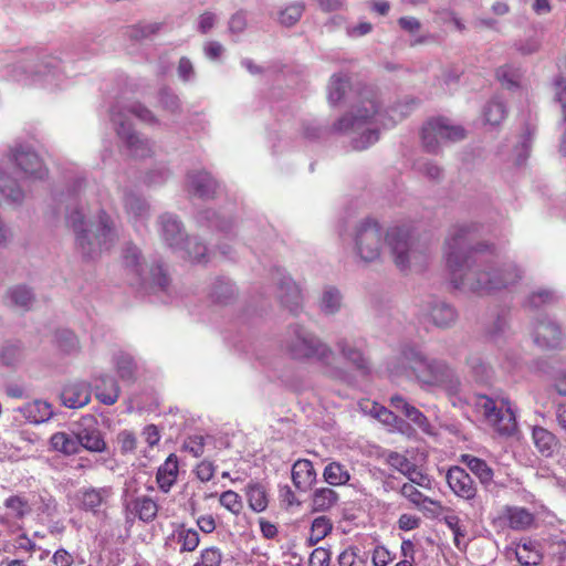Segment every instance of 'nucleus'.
<instances>
[{
	"mask_svg": "<svg viewBox=\"0 0 566 566\" xmlns=\"http://www.w3.org/2000/svg\"><path fill=\"white\" fill-rule=\"evenodd\" d=\"M473 226L452 228L444 243V259L455 289L490 294L505 289L521 277L513 263L497 265L481 255L482 245H472Z\"/></svg>",
	"mask_w": 566,
	"mask_h": 566,
	"instance_id": "f257e3e1",
	"label": "nucleus"
},
{
	"mask_svg": "<svg viewBox=\"0 0 566 566\" xmlns=\"http://www.w3.org/2000/svg\"><path fill=\"white\" fill-rule=\"evenodd\" d=\"M385 243L390 250L394 263L400 271H418L423 269L428 262V249L403 227H394L385 232L376 219L365 218L358 221L352 230L349 245L359 262L379 261Z\"/></svg>",
	"mask_w": 566,
	"mask_h": 566,
	"instance_id": "f03ea898",
	"label": "nucleus"
},
{
	"mask_svg": "<svg viewBox=\"0 0 566 566\" xmlns=\"http://www.w3.org/2000/svg\"><path fill=\"white\" fill-rule=\"evenodd\" d=\"M410 111L411 106L406 103L382 112L377 93L365 87L358 93L350 111L337 119L332 129L335 133L350 135L353 148L364 150L378 142L381 127L394 126L397 122L403 119Z\"/></svg>",
	"mask_w": 566,
	"mask_h": 566,
	"instance_id": "7ed1b4c3",
	"label": "nucleus"
},
{
	"mask_svg": "<svg viewBox=\"0 0 566 566\" xmlns=\"http://www.w3.org/2000/svg\"><path fill=\"white\" fill-rule=\"evenodd\" d=\"M83 208H72L66 214V223L73 229L76 248L83 258L95 259L115 242L117 234L109 216L99 211L96 223L87 224Z\"/></svg>",
	"mask_w": 566,
	"mask_h": 566,
	"instance_id": "20e7f679",
	"label": "nucleus"
},
{
	"mask_svg": "<svg viewBox=\"0 0 566 566\" xmlns=\"http://www.w3.org/2000/svg\"><path fill=\"white\" fill-rule=\"evenodd\" d=\"M400 358L422 387H438L449 395L460 392L461 381L454 370L443 360L426 357L415 347H405Z\"/></svg>",
	"mask_w": 566,
	"mask_h": 566,
	"instance_id": "39448f33",
	"label": "nucleus"
},
{
	"mask_svg": "<svg viewBox=\"0 0 566 566\" xmlns=\"http://www.w3.org/2000/svg\"><path fill=\"white\" fill-rule=\"evenodd\" d=\"M122 266L129 283L140 289L158 287L165 290L169 277L161 265L149 266L140 249L133 242L124 244L122 250Z\"/></svg>",
	"mask_w": 566,
	"mask_h": 566,
	"instance_id": "423d86ee",
	"label": "nucleus"
},
{
	"mask_svg": "<svg viewBox=\"0 0 566 566\" xmlns=\"http://www.w3.org/2000/svg\"><path fill=\"white\" fill-rule=\"evenodd\" d=\"M285 348L295 359H316L329 364L334 357V353L327 344L301 325L289 327Z\"/></svg>",
	"mask_w": 566,
	"mask_h": 566,
	"instance_id": "0eeeda50",
	"label": "nucleus"
},
{
	"mask_svg": "<svg viewBox=\"0 0 566 566\" xmlns=\"http://www.w3.org/2000/svg\"><path fill=\"white\" fill-rule=\"evenodd\" d=\"M473 403L475 409L500 434L511 436L515 432L516 418L507 399L503 398L495 401L485 395H476Z\"/></svg>",
	"mask_w": 566,
	"mask_h": 566,
	"instance_id": "6e6552de",
	"label": "nucleus"
},
{
	"mask_svg": "<svg viewBox=\"0 0 566 566\" xmlns=\"http://www.w3.org/2000/svg\"><path fill=\"white\" fill-rule=\"evenodd\" d=\"M467 137V130L453 124L451 119L438 117L430 119L422 128L421 139L428 153L437 154L442 146L449 143H457Z\"/></svg>",
	"mask_w": 566,
	"mask_h": 566,
	"instance_id": "1a4fd4ad",
	"label": "nucleus"
},
{
	"mask_svg": "<svg viewBox=\"0 0 566 566\" xmlns=\"http://www.w3.org/2000/svg\"><path fill=\"white\" fill-rule=\"evenodd\" d=\"M136 481L130 480L125 484L123 505L126 518H139L145 523L153 522L158 514L157 502L148 495H137Z\"/></svg>",
	"mask_w": 566,
	"mask_h": 566,
	"instance_id": "9d476101",
	"label": "nucleus"
},
{
	"mask_svg": "<svg viewBox=\"0 0 566 566\" xmlns=\"http://www.w3.org/2000/svg\"><path fill=\"white\" fill-rule=\"evenodd\" d=\"M111 118L116 126V132L119 138L126 144L132 156L145 158L153 154V146L148 139H143L132 128V125L126 120L125 114L117 106L112 108Z\"/></svg>",
	"mask_w": 566,
	"mask_h": 566,
	"instance_id": "9b49d317",
	"label": "nucleus"
},
{
	"mask_svg": "<svg viewBox=\"0 0 566 566\" xmlns=\"http://www.w3.org/2000/svg\"><path fill=\"white\" fill-rule=\"evenodd\" d=\"M273 281L277 286L276 296L281 304L295 313L302 304V293L293 279L282 270L273 273Z\"/></svg>",
	"mask_w": 566,
	"mask_h": 566,
	"instance_id": "f8f14e48",
	"label": "nucleus"
},
{
	"mask_svg": "<svg viewBox=\"0 0 566 566\" xmlns=\"http://www.w3.org/2000/svg\"><path fill=\"white\" fill-rule=\"evenodd\" d=\"M76 436L80 449L83 448L90 452H104L107 448L97 422L94 417L84 418L80 423Z\"/></svg>",
	"mask_w": 566,
	"mask_h": 566,
	"instance_id": "ddd939ff",
	"label": "nucleus"
},
{
	"mask_svg": "<svg viewBox=\"0 0 566 566\" xmlns=\"http://www.w3.org/2000/svg\"><path fill=\"white\" fill-rule=\"evenodd\" d=\"M13 159L27 177L43 179L48 174V170L43 166L40 157L29 147L20 146L15 148L13 151Z\"/></svg>",
	"mask_w": 566,
	"mask_h": 566,
	"instance_id": "4468645a",
	"label": "nucleus"
},
{
	"mask_svg": "<svg viewBox=\"0 0 566 566\" xmlns=\"http://www.w3.org/2000/svg\"><path fill=\"white\" fill-rule=\"evenodd\" d=\"M160 235L165 243L174 251L181 249L186 234L180 220L171 214L164 213L159 217Z\"/></svg>",
	"mask_w": 566,
	"mask_h": 566,
	"instance_id": "2eb2a0df",
	"label": "nucleus"
},
{
	"mask_svg": "<svg viewBox=\"0 0 566 566\" xmlns=\"http://www.w3.org/2000/svg\"><path fill=\"white\" fill-rule=\"evenodd\" d=\"M447 482L453 493L462 499L471 500L476 494V488L472 478L460 467L449 469Z\"/></svg>",
	"mask_w": 566,
	"mask_h": 566,
	"instance_id": "dca6fc26",
	"label": "nucleus"
},
{
	"mask_svg": "<svg viewBox=\"0 0 566 566\" xmlns=\"http://www.w3.org/2000/svg\"><path fill=\"white\" fill-rule=\"evenodd\" d=\"M113 489L111 486L102 488H82L77 491L76 496L80 501V507L84 511L93 513L98 512L99 507L112 496Z\"/></svg>",
	"mask_w": 566,
	"mask_h": 566,
	"instance_id": "f3484780",
	"label": "nucleus"
},
{
	"mask_svg": "<svg viewBox=\"0 0 566 566\" xmlns=\"http://www.w3.org/2000/svg\"><path fill=\"white\" fill-rule=\"evenodd\" d=\"M563 340L560 327L551 319H543L534 328V342L542 348H557Z\"/></svg>",
	"mask_w": 566,
	"mask_h": 566,
	"instance_id": "a211bd4d",
	"label": "nucleus"
},
{
	"mask_svg": "<svg viewBox=\"0 0 566 566\" xmlns=\"http://www.w3.org/2000/svg\"><path fill=\"white\" fill-rule=\"evenodd\" d=\"M63 405L67 408L77 409L91 401V387L87 382L76 381L69 384L62 391Z\"/></svg>",
	"mask_w": 566,
	"mask_h": 566,
	"instance_id": "6ab92c4d",
	"label": "nucleus"
},
{
	"mask_svg": "<svg viewBox=\"0 0 566 566\" xmlns=\"http://www.w3.org/2000/svg\"><path fill=\"white\" fill-rule=\"evenodd\" d=\"M532 439L536 450L545 458H552L560 449L556 436L544 427L535 426L532 430Z\"/></svg>",
	"mask_w": 566,
	"mask_h": 566,
	"instance_id": "aec40b11",
	"label": "nucleus"
},
{
	"mask_svg": "<svg viewBox=\"0 0 566 566\" xmlns=\"http://www.w3.org/2000/svg\"><path fill=\"white\" fill-rule=\"evenodd\" d=\"M292 481L294 486L302 491H308L316 481V471L307 459L297 460L292 467Z\"/></svg>",
	"mask_w": 566,
	"mask_h": 566,
	"instance_id": "412c9836",
	"label": "nucleus"
},
{
	"mask_svg": "<svg viewBox=\"0 0 566 566\" xmlns=\"http://www.w3.org/2000/svg\"><path fill=\"white\" fill-rule=\"evenodd\" d=\"M59 73L55 66L49 64L40 65L34 73L29 74L24 71H15L14 78L23 85L43 84L52 85L57 78Z\"/></svg>",
	"mask_w": 566,
	"mask_h": 566,
	"instance_id": "4be33fe9",
	"label": "nucleus"
},
{
	"mask_svg": "<svg viewBox=\"0 0 566 566\" xmlns=\"http://www.w3.org/2000/svg\"><path fill=\"white\" fill-rule=\"evenodd\" d=\"M94 391L98 401L106 406H112L117 401L120 389L113 377L102 375L95 379Z\"/></svg>",
	"mask_w": 566,
	"mask_h": 566,
	"instance_id": "5701e85b",
	"label": "nucleus"
},
{
	"mask_svg": "<svg viewBox=\"0 0 566 566\" xmlns=\"http://www.w3.org/2000/svg\"><path fill=\"white\" fill-rule=\"evenodd\" d=\"M189 189L200 198H211L217 189V181L207 171H197L188 175Z\"/></svg>",
	"mask_w": 566,
	"mask_h": 566,
	"instance_id": "b1692460",
	"label": "nucleus"
},
{
	"mask_svg": "<svg viewBox=\"0 0 566 566\" xmlns=\"http://www.w3.org/2000/svg\"><path fill=\"white\" fill-rule=\"evenodd\" d=\"M428 314L432 323L441 328L450 327L458 318L455 308L443 301L431 302Z\"/></svg>",
	"mask_w": 566,
	"mask_h": 566,
	"instance_id": "393cba45",
	"label": "nucleus"
},
{
	"mask_svg": "<svg viewBox=\"0 0 566 566\" xmlns=\"http://www.w3.org/2000/svg\"><path fill=\"white\" fill-rule=\"evenodd\" d=\"M178 476V458L171 453L168 455L164 464L158 468L156 480L159 489L167 493L176 483Z\"/></svg>",
	"mask_w": 566,
	"mask_h": 566,
	"instance_id": "a878e982",
	"label": "nucleus"
},
{
	"mask_svg": "<svg viewBox=\"0 0 566 566\" xmlns=\"http://www.w3.org/2000/svg\"><path fill=\"white\" fill-rule=\"evenodd\" d=\"M209 297L216 304L228 305L235 300L237 289L229 279L220 277L212 283Z\"/></svg>",
	"mask_w": 566,
	"mask_h": 566,
	"instance_id": "bb28decb",
	"label": "nucleus"
},
{
	"mask_svg": "<svg viewBox=\"0 0 566 566\" xmlns=\"http://www.w3.org/2000/svg\"><path fill=\"white\" fill-rule=\"evenodd\" d=\"M50 446L52 450L64 455H73L80 452L76 431L72 433L64 431L53 433L50 438Z\"/></svg>",
	"mask_w": 566,
	"mask_h": 566,
	"instance_id": "cd10ccee",
	"label": "nucleus"
},
{
	"mask_svg": "<svg viewBox=\"0 0 566 566\" xmlns=\"http://www.w3.org/2000/svg\"><path fill=\"white\" fill-rule=\"evenodd\" d=\"M20 411L23 417L32 423H41L53 416L52 407L43 400H35L23 406Z\"/></svg>",
	"mask_w": 566,
	"mask_h": 566,
	"instance_id": "c85d7f7f",
	"label": "nucleus"
},
{
	"mask_svg": "<svg viewBox=\"0 0 566 566\" xmlns=\"http://www.w3.org/2000/svg\"><path fill=\"white\" fill-rule=\"evenodd\" d=\"M124 208L134 222L143 221L148 217L149 207L147 202L134 192H126L124 196Z\"/></svg>",
	"mask_w": 566,
	"mask_h": 566,
	"instance_id": "c756f323",
	"label": "nucleus"
},
{
	"mask_svg": "<svg viewBox=\"0 0 566 566\" xmlns=\"http://www.w3.org/2000/svg\"><path fill=\"white\" fill-rule=\"evenodd\" d=\"M34 300L35 298L33 292L24 285L13 286L7 292L8 304L22 311L30 310L34 303Z\"/></svg>",
	"mask_w": 566,
	"mask_h": 566,
	"instance_id": "7c9ffc66",
	"label": "nucleus"
},
{
	"mask_svg": "<svg viewBox=\"0 0 566 566\" xmlns=\"http://www.w3.org/2000/svg\"><path fill=\"white\" fill-rule=\"evenodd\" d=\"M343 304V296L339 290L335 286L327 285L323 289L319 297V310L325 315L336 314Z\"/></svg>",
	"mask_w": 566,
	"mask_h": 566,
	"instance_id": "2f4dec72",
	"label": "nucleus"
},
{
	"mask_svg": "<svg viewBox=\"0 0 566 566\" xmlns=\"http://www.w3.org/2000/svg\"><path fill=\"white\" fill-rule=\"evenodd\" d=\"M176 252L184 259H189L192 263L206 262L207 248L197 238L186 239L181 244V249Z\"/></svg>",
	"mask_w": 566,
	"mask_h": 566,
	"instance_id": "473e14b6",
	"label": "nucleus"
},
{
	"mask_svg": "<svg viewBox=\"0 0 566 566\" xmlns=\"http://www.w3.org/2000/svg\"><path fill=\"white\" fill-rule=\"evenodd\" d=\"M462 462L471 470L482 484L489 485L493 481V470L484 460L471 454H463Z\"/></svg>",
	"mask_w": 566,
	"mask_h": 566,
	"instance_id": "72a5a7b5",
	"label": "nucleus"
},
{
	"mask_svg": "<svg viewBox=\"0 0 566 566\" xmlns=\"http://www.w3.org/2000/svg\"><path fill=\"white\" fill-rule=\"evenodd\" d=\"M336 347L344 356V358L350 361L357 369H368V363L363 352L359 348L352 346L346 338L338 339L336 343Z\"/></svg>",
	"mask_w": 566,
	"mask_h": 566,
	"instance_id": "f704fd0d",
	"label": "nucleus"
},
{
	"mask_svg": "<svg viewBox=\"0 0 566 566\" xmlns=\"http://www.w3.org/2000/svg\"><path fill=\"white\" fill-rule=\"evenodd\" d=\"M338 501V494L329 488L316 489L312 496V509L314 512H326Z\"/></svg>",
	"mask_w": 566,
	"mask_h": 566,
	"instance_id": "c9c22d12",
	"label": "nucleus"
},
{
	"mask_svg": "<svg viewBox=\"0 0 566 566\" xmlns=\"http://www.w3.org/2000/svg\"><path fill=\"white\" fill-rule=\"evenodd\" d=\"M249 506L254 512H263L266 510L269 501L266 490L262 484L251 483L245 490Z\"/></svg>",
	"mask_w": 566,
	"mask_h": 566,
	"instance_id": "e433bc0d",
	"label": "nucleus"
},
{
	"mask_svg": "<svg viewBox=\"0 0 566 566\" xmlns=\"http://www.w3.org/2000/svg\"><path fill=\"white\" fill-rule=\"evenodd\" d=\"M323 478L329 485L338 486L346 484L350 479V474L345 465L334 461L325 467Z\"/></svg>",
	"mask_w": 566,
	"mask_h": 566,
	"instance_id": "4c0bfd02",
	"label": "nucleus"
},
{
	"mask_svg": "<svg viewBox=\"0 0 566 566\" xmlns=\"http://www.w3.org/2000/svg\"><path fill=\"white\" fill-rule=\"evenodd\" d=\"M349 82L346 75L334 74L328 84V102L336 105L345 96Z\"/></svg>",
	"mask_w": 566,
	"mask_h": 566,
	"instance_id": "58836bf2",
	"label": "nucleus"
},
{
	"mask_svg": "<svg viewBox=\"0 0 566 566\" xmlns=\"http://www.w3.org/2000/svg\"><path fill=\"white\" fill-rule=\"evenodd\" d=\"M115 365L118 376L124 381H133L136 374V363L133 357L126 353H119L115 356Z\"/></svg>",
	"mask_w": 566,
	"mask_h": 566,
	"instance_id": "ea45409f",
	"label": "nucleus"
},
{
	"mask_svg": "<svg viewBox=\"0 0 566 566\" xmlns=\"http://www.w3.org/2000/svg\"><path fill=\"white\" fill-rule=\"evenodd\" d=\"M176 536L180 544V552H193L200 543L198 532L193 528H187L185 525L177 528Z\"/></svg>",
	"mask_w": 566,
	"mask_h": 566,
	"instance_id": "a19ab883",
	"label": "nucleus"
},
{
	"mask_svg": "<svg viewBox=\"0 0 566 566\" xmlns=\"http://www.w3.org/2000/svg\"><path fill=\"white\" fill-rule=\"evenodd\" d=\"M0 192L1 195L10 200L11 202H21L23 199V191L17 185V182L11 179L8 175L0 171Z\"/></svg>",
	"mask_w": 566,
	"mask_h": 566,
	"instance_id": "79ce46f5",
	"label": "nucleus"
},
{
	"mask_svg": "<svg viewBox=\"0 0 566 566\" xmlns=\"http://www.w3.org/2000/svg\"><path fill=\"white\" fill-rule=\"evenodd\" d=\"M23 359V348L18 343H10L0 349V361L8 367H14Z\"/></svg>",
	"mask_w": 566,
	"mask_h": 566,
	"instance_id": "37998d69",
	"label": "nucleus"
},
{
	"mask_svg": "<svg viewBox=\"0 0 566 566\" xmlns=\"http://www.w3.org/2000/svg\"><path fill=\"white\" fill-rule=\"evenodd\" d=\"M506 116V106L497 97L491 99L484 107V118L490 125H499Z\"/></svg>",
	"mask_w": 566,
	"mask_h": 566,
	"instance_id": "c03bdc74",
	"label": "nucleus"
},
{
	"mask_svg": "<svg viewBox=\"0 0 566 566\" xmlns=\"http://www.w3.org/2000/svg\"><path fill=\"white\" fill-rule=\"evenodd\" d=\"M304 9L305 4L302 1H296L286 6L279 12V22L285 27L294 25L302 17Z\"/></svg>",
	"mask_w": 566,
	"mask_h": 566,
	"instance_id": "a18cd8bd",
	"label": "nucleus"
},
{
	"mask_svg": "<svg viewBox=\"0 0 566 566\" xmlns=\"http://www.w3.org/2000/svg\"><path fill=\"white\" fill-rule=\"evenodd\" d=\"M558 301V295L551 290H538L528 295L525 301V306L532 310H537L544 305L553 304Z\"/></svg>",
	"mask_w": 566,
	"mask_h": 566,
	"instance_id": "49530a36",
	"label": "nucleus"
},
{
	"mask_svg": "<svg viewBox=\"0 0 566 566\" xmlns=\"http://www.w3.org/2000/svg\"><path fill=\"white\" fill-rule=\"evenodd\" d=\"M507 521L511 528L524 530L533 523L534 518L527 510L514 507L509 510Z\"/></svg>",
	"mask_w": 566,
	"mask_h": 566,
	"instance_id": "de8ad7c7",
	"label": "nucleus"
},
{
	"mask_svg": "<svg viewBox=\"0 0 566 566\" xmlns=\"http://www.w3.org/2000/svg\"><path fill=\"white\" fill-rule=\"evenodd\" d=\"M468 365L470 367L471 374L475 378L476 381L483 382L491 378L493 371L490 365H488L481 357L471 356L468 359Z\"/></svg>",
	"mask_w": 566,
	"mask_h": 566,
	"instance_id": "09e8293b",
	"label": "nucleus"
},
{
	"mask_svg": "<svg viewBox=\"0 0 566 566\" xmlns=\"http://www.w3.org/2000/svg\"><path fill=\"white\" fill-rule=\"evenodd\" d=\"M56 346L65 354H72L78 350V339L71 331H59L55 334Z\"/></svg>",
	"mask_w": 566,
	"mask_h": 566,
	"instance_id": "8fccbe9b",
	"label": "nucleus"
},
{
	"mask_svg": "<svg viewBox=\"0 0 566 566\" xmlns=\"http://www.w3.org/2000/svg\"><path fill=\"white\" fill-rule=\"evenodd\" d=\"M443 521L453 533L455 546L459 549H464L467 544L462 539L467 535V530L460 524V518L455 514H448L443 517Z\"/></svg>",
	"mask_w": 566,
	"mask_h": 566,
	"instance_id": "3c124183",
	"label": "nucleus"
},
{
	"mask_svg": "<svg viewBox=\"0 0 566 566\" xmlns=\"http://www.w3.org/2000/svg\"><path fill=\"white\" fill-rule=\"evenodd\" d=\"M496 77L503 87L512 90L518 86L521 73L518 69L506 65L496 71Z\"/></svg>",
	"mask_w": 566,
	"mask_h": 566,
	"instance_id": "603ef678",
	"label": "nucleus"
},
{
	"mask_svg": "<svg viewBox=\"0 0 566 566\" xmlns=\"http://www.w3.org/2000/svg\"><path fill=\"white\" fill-rule=\"evenodd\" d=\"M400 494L402 496H405L406 499H408L411 503L416 504V505H421V504H424V503H430L432 505H437L439 507H441V505L429 499L428 496L423 495L418 489L415 488V485H412L411 483H405L401 489H400Z\"/></svg>",
	"mask_w": 566,
	"mask_h": 566,
	"instance_id": "864d4df0",
	"label": "nucleus"
},
{
	"mask_svg": "<svg viewBox=\"0 0 566 566\" xmlns=\"http://www.w3.org/2000/svg\"><path fill=\"white\" fill-rule=\"evenodd\" d=\"M4 506L10 510L14 517L22 518L30 512L29 503L19 495H12L4 501Z\"/></svg>",
	"mask_w": 566,
	"mask_h": 566,
	"instance_id": "5fc2aeb1",
	"label": "nucleus"
},
{
	"mask_svg": "<svg viewBox=\"0 0 566 566\" xmlns=\"http://www.w3.org/2000/svg\"><path fill=\"white\" fill-rule=\"evenodd\" d=\"M219 501L223 507H226L235 515H238L243 507L241 496L237 492L231 490L223 492L220 495Z\"/></svg>",
	"mask_w": 566,
	"mask_h": 566,
	"instance_id": "6e6d98bb",
	"label": "nucleus"
},
{
	"mask_svg": "<svg viewBox=\"0 0 566 566\" xmlns=\"http://www.w3.org/2000/svg\"><path fill=\"white\" fill-rule=\"evenodd\" d=\"M403 415L411 420L416 426H418L423 432L431 433L432 427L428 420V418L415 406L410 405Z\"/></svg>",
	"mask_w": 566,
	"mask_h": 566,
	"instance_id": "4d7b16f0",
	"label": "nucleus"
},
{
	"mask_svg": "<svg viewBox=\"0 0 566 566\" xmlns=\"http://www.w3.org/2000/svg\"><path fill=\"white\" fill-rule=\"evenodd\" d=\"M386 462L388 465L400 472L401 474L408 473L411 465L413 464L407 457L400 454L398 452L391 451L386 457Z\"/></svg>",
	"mask_w": 566,
	"mask_h": 566,
	"instance_id": "13d9d810",
	"label": "nucleus"
},
{
	"mask_svg": "<svg viewBox=\"0 0 566 566\" xmlns=\"http://www.w3.org/2000/svg\"><path fill=\"white\" fill-rule=\"evenodd\" d=\"M222 554L220 549L212 546L201 552L200 560L195 563L193 566H220Z\"/></svg>",
	"mask_w": 566,
	"mask_h": 566,
	"instance_id": "bf43d9fd",
	"label": "nucleus"
},
{
	"mask_svg": "<svg viewBox=\"0 0 566 566\" xmlns=\"http://www.w3.org/2000/svg\"><path fill=\"white\" fill-rule=\"evenodd\" d=\"M126 109L129 114L136 116L138 119L146 124L153 125L157 123V119L151 111H149L140 103H133Z\"/></svg>",
	"mask_w": 566,
	"mask_h": 566,
	"instance_id": "052dcab7",
	"label": "nucleus"
},
{
	"mask_svg": "<svg viewBox=\"0 0 566 566\" xmlns=\"http://www.w3.org/2000/svg\"><path fill=\"white\" fill-rule=\"evenodd\" d=\"M333 528L332 522L326 516H318L314 518L311 531H313L314 536L316 539H323L325 536H327Z\"/></svg>",
	"mask_w": 566,
	"mask_h": 566,
	"instance_id": "680f3d73",
	"label": "nucleus"
},
{
	"mask_svg": "<svg viewBox=\"0 0 566 566\" xmlns=\"http://www.w3.org/2000/svg\"><path fill=\"white\" fill-rule=\"evenodd\" d=\"M122 452H133L137 447L136 436L128 430L120 431L117 436Z\"/></svg>",
	"mask_w": 566,
	"mask_h": 566,
	"instance_id": "e2e57ef3",
	"label": "nucleus"
},
{
	"mask_svg": "<svg viewBox=\"0 0 566 566\" xmlns=\"http://www.w3.org/2000/svg\"><path fill=\"white\" fill-rule=\"evenodd\" d=\"M331 562V553L323 547L315 548L308 560V566H328Z\"/></svg>",
	"mask_w": 566,
	"mask_h": 566,
	"instance_id": "0e129e2a",
	"label": "nucleus"
},
{
	"mask_svg": "<svg viewBox=\"0 0 566 566\" xmlns=\"http://www.w3.org/2000/svg\"><path fill=\"white\" fill-rule=\"evenodd\" d=\"M515 555L518 563L523 566H535L542 559L537 551L525 553V548H517Z\"/></svg>",
	"mask_w": 566,
	"mask_h": 566,
	"instance_id": "69168bd1",
	"label": "nucleus"
},
{
	"mask_svg": "<svg viewBox=\"0 0 566 566\" xmlns=\"http://www.w3.org/2000/svg\"><path fill=\"white\" fill-rule=\"evenodd\" d=\"M394 559L391 553L385 546H376L373 553L374 566H387Z\"/></svg>",
	"mask_w": 566,
	"mask_h": 566,
	"instance_id": "338daca9",
	"label": "nucleus"
},
{
	"mask_svg": "<svg viewBox=\"0 0 566 566\" xmlns=\"http://www.w3.org/2000/svg\"><path fill=\"white\" fill-rule=\"evenodd\" d=\"M555 99L562 104L564 118L566 120V81L558 76L554 82Z\"/></svg>",
	"mask_w": 566,
	"mask_h": 566,
	"instance_id": "774afa93",
	"label": "nucleus"
}]
</instances>
